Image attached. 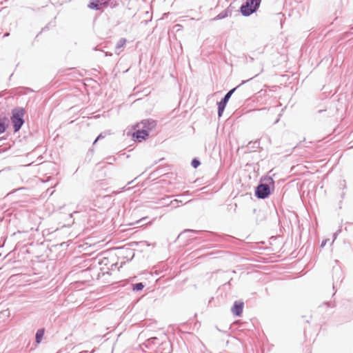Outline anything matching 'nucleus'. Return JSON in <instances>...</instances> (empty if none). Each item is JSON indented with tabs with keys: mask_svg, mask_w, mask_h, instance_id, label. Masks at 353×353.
<instances>
[{
	"mask_svg": "<svg viewBox=\"0 0 353 353\" xmlns=\"http://www.w3.org/2000/svg\"><path fill=\"white\" fill-rule=\"evenodd\" d=\"M265 180L268 181V183L260 182L255 188L254 194L258 199H265L268 198L270 195L272 190L274 188V181L272 177H268Z\"/></svg>",
	"mask_w": 353,
	"mask_h": 353,
	"instance_id": "1",
	"label": "nucleus"
},
{
	"mask_svg": "<svg viewBox=\"0 0 353 353\" xmlns=\"http://www.w3.org/2000/svg\"><path fill=\"white\" fill-rule=\"evenodd\" d=\"M25 113L26 110L23 108L17 107L12 110L10 120L12 121L14 132H19L23 126L25 122L23 118Z\"/></svg>",
	"mask_w": 353,
	"mask_h": 353,
	"instance_id": "2",
	"label": "nucleus"
},
{
	"mask_svg": "<svg viewBox=\"0 0 353 353\" xmlns=\"http://www.w3.org/2000/svg\"><path fill=\"white\" fill-rule=\"evenodd\" d=\"M261 0H246L239 9L240 12L244 17H249L256 12L260 7Z\"/></svg>",
	"mask_w": 353,
	"mask_h": 353,
	"instance_id": "3",
	"label": "nucleus"
},
{
	"mask_svg": "<svg viewBox=\"0 0 353 353\" xmlns=\"http://www.w3.org/2000/svg\"><path fill=\"white\" fill-rule=\"evenodd\" d=\"M117 0H90L88 7L94 10H101L103 8L110 6L113 8L117 6Z\"/></svg>",
	"mask_w": 353,
	"mask_h": 353,
	"instance_id": "4",
	"label": "nucleus"
},
{
	"mask_svg": "<svg viewBox=\"0 0 353 353\" xmlns=\"http://www.w3.org/2000/svg\"><path fill=\"white\" fill-rule=\"evenodd\" d=\"M249 80H247V81H243L239 85H237L236 87L231 89L230 90H229L225 94V96L221 99V101L219 102H218V103L221 104V105H224L226 107L227 105V103H228L230 99L231 98L232 95L234 94V92L243 84L245 83L247 81H248Z\"/></svg>",
	"mask_w": 353,
	"mask_h": 353,
	"instance_id": "5",
	"label": "nucleus"
},
{
	"mask_svg": "<svg viewBox=\"0 0 353 353\" xmlns=\"http://www.w3.org/2000/svg\"><path fill=\"white\" fill-rule=\"evenodd\" d=\"M149 136V132L148 130L139 129L133 132L132 137L133 139L136 141L141 142L143 140H145Z\"/></svg>",
	"mask_w": 353,
	"mask_h": 353,
	"instance_id": "6",
	"label": "nucleus"
},
{
	"mask_svg": "<svg viewBox=\"0 0 353 353\" xmlns=\"http://www.w3.org/2000/svg\"><path fill=\"white\" fill-rule=\"evenodd\" d=\"M244 307V303L242 301H234L232 308L231 311L232 314L236 316H241L243 313V310Z\"/></svg>",
	"mask_w": 353,
	"mask_h": 353,
	"instance_id": "7",
	"label": "nucleus"
},
{
	"mask_svg": "<svg viewBox=\"0 0 353 353\" xmlns=\"http://www.w3.org/2000/svg\"><path fill=\"white\" fill-rule=\"evenodd\" d=\"M333 289L334 290L338 282H341L343 280L342 271L339 267L333 268Z\"/></svg>",
	"mask_w": 353,
	"mask_h": 353,
	"instance_id": "8",
	"label": "nucleus"
},
{
	"mask_svg": "<svg viewBox=\"0 0 353 353\" xmlns=\"http://www.w3.org/2000/svg\"><path fill=\"white\" fill-rule=\"evenodd\" d=\"M141 123L143 125V129L148 130V132L150 130L154 129L157 126V121L152 119L142 120Z\"/></svg>",
	"mask_w": 353,
	"mask_h": 353,
	"instance_id": "9",
	"label": "nucleus"
},
{
	"mask_svg": "<svg viewBox=\"0 0 353 353\" xmlns=\"http://www.w3.org/2000/svg\"><path fill=\"white\" fill-rule=\"evenodd\" d=\"M232 14V10H230L229 8H227L224 10H223L222 12H221L214 19L215 20H220V19H225L226 17H228V16L231 15Z\"/></svg>",
	"mask_w": 353,
	"mask_h": 353,
	"instance_id": "10",
	"label": "nucleus"
},
{
	"mask_svg": "<svg viewBox=\"0 0 353 353\" xmlns=\"http://www.w3.org/2000/svg\"><path fill=\"white\" fill-rule=\"evenodd\" d=\"M44 333H45L44 328L39 329L37 331L36 334H35V342L37 344H39V343H40L41 342L42 339H43V335H44Z\"/></svg>",
	"mask_w": 353,
	"mask_h": 353,
	"instance_id": "11",
	"label": "nucleus"
},
{
	"mask_svg": "<svg viewBox=\"0 0 353 353\" xmlns=\"http://www.w3.org/2000/svg\"><path fill=\"white\" fill-rule=\"evenodd\" d=\"M127 42V40L125 39V38H121L117 43L116 44V50H115V53L117 54H119L120 53V51H119V49L123 48L125 43Z\"/></svg>",
	"mask_w": 353,
	"mask_h": 353,
	"instance_id": "12",
	"label": "nucleus"
},
{
	"mask_svg": "<svg viewBox=\"0 0 353 353\" xmlns=\"http://www.w3.org/2000/svg\"><path fill=\"white\" fill-rule=\"evenodd\" d=\"M203 237L206 238L207 241H217V238L219 237V236L214 232H205V236Z\"/></svg>",
	"mask_w": 353,
	"mask_h": 353,
	"instance_id": "13",
	"label": "nucleus"
},
{
	"mask_svg": "<svg viewBox=\"0 0 353 353\" xmlns=\"http://www.w3.org/2000/svg\"><path fill=\"white\" fill-rule=\"evenodd\" d=\"M8 128V123H6V119H0V134L3 133Z\"/></svg>",
	"mask_w": 353,
	"mask_h": 353,
	"instance_id": "14",
	"label": "nucleus"
},
{
	"mask_svg": "<svg viewBox=\"0 0 353 353\" xmlns=\"http://www.w3.org/2000/svg\"><path fill=\"white\" fill-rule=\"evenodd\" d=\"M144 285L143 283L140 282V283H134L132 284V290L133 291H136V292H139V291H141L144 288Z\"/></svg>",
	"mask_w": 353,
	"mask_h": 353,
	"instance_id": "15",
	"label": "nucleus"
},
{
	"mask_svg": "<svg viewBox=\"0 0 353 353\" xmlns=\"http://www.w3.org/2000/svg\"><path fill=\"white\" fill-rule=\"evenodd\" d=\"M217 105H218V112H217L218 117H221L223 115V113L225 110V106H224L223 105H221V104H219L218 103H217Z\"/></svg>",
	"mask_w": 353,
	"mask_h": 353,
	"instance_id": "16",
	"label": "nucleus"
},
{
	"mask_svg": "<svg viewBox=\"0 0 353 353\" xmlns=\"http://www.w3.org/2000/svg\"><path fill=\"white\" fill-rule=\"evenodd\" d=\"M200 164L201 162L198 159L194 158L192 160L191 165L194 168H198L200 165Z\"/></svg>",
	"mask_w": 353,
	"mask_h": 353,
	"instance_id": "17",
	"label": "nucleus"
},
{
	"mask_svg": "<svg viewBox=\"0 0 353 353\" xmlns=\"http://www.w3.org/2000/svg\"><path fill=\"white\" fill-rule=\"evenodd\" d=\"M106 136L105 132H101L98 135V137L95 139L94 141L93 142V145H94L98 141L105 138Z\"/></svg>",
	"mask_w": 353,
	"mask_h": 353,
	"instance_id": "18",
	"label": "nucleus"
},
{
	"mask_svg": "<svg viewBox=\"0 0 353 353\" xmlns=\"http://www.w3.org/2000/svg\"><path fill=\"white\" fill-rule=\"evenodd\" d=\"M248 145H252L251 148L253 149H256L259 147L260 143L258 141H256L254 142H252V141L249 142Z\"/></svg>",
	"mask_w": 353,
	"mask_h": 353,
	"instance_id": "19",
	"label": "nucleus"
},
{
	"mask_svg": "<svg viewBox=\"0 0 353 353\" xmlns=\"http://www.w3.org/2000/svg\"><path fill=\"white\" fill-rule=\"evenodd\" d=\"M183 232H192L194 234H199V233H202L203 232L200 231V230H194L186 229L183 231Z\"/></svg>",
	"mask_w": 353,
	"mask_h": 353,
	"instance_id": "20",
	"label": "nucleus"
},
{
	"mask_svg": "<svg viewBox=\"0 0 353 353\" xmlns=\"http://www.w3.org/2000/svg\"><path fill=\"white\" fill-rule=\"evenodd\" d=\"M281 117V114H279V118L274 122V124H276L277 123H279Z\"/></svg>",
	"mask_w": 353,
	"mask_h": 353,
	"instance_id": "21",
	"label": "nucleus"
},
{
	"mask_svg": "<svg viewBox=\"0 0 353 353\" xmlns=\"http://www.w3.org/2000/svg\"><path fill=\"white\" fill-rule=\"evenodd\" d=\"M174 203H179V201H178L177 199H174V200H173V201H170V204H171V205H174Z\"/></svg>",
	"mask_w": 353,
	"mask_h": 353,
	"instance_id": "22",
	"label": "nucleus"
},
{
	"mask_svg": "<svg viewBox=\"0 0 353 353\" xmlns=\"http://www.w3.org/2000/svg\"><path fill=\"white\" fill-rule=\"evenodd\" d=\"M9 35H10L9 32H6L5 34H3L2 38L8 37Z\"/></svg>",
	"mask_w": 353,
	"mask_h": 353,
	"instance_id": "23",
	"label": "nucleus"
},
{
	"mask_svg": "<svg viewBox=\"0 0 353 353\" xmlns=\"http://www.w3.org/2000/svg\"><path fill=\"white\" fill-rule=\"evenodd\" d=\"M326 243H327V240L323 241H322V243H321V247L325 246V244H326Z\"/></svg>",
	"mask_w": 353,
	"mask_h": 353,
	"instance_id": "24",
	"label": "nucleus"
},
{
	"mask_svg": "<svg viewBox=\"0 0 353 353\" xmlns=\"http://www.w3.org/2000/svg\"><path fill=\"white\" fill-rule=\"evenodd\" d=\"M325 304H327L329 307H334V304L330 302L325 303Z\"/></svg>",
	"mask_w": 353,
	"mask_h": 353,
	"instance_id": "25",
	"label": "nucleus"
},
{
	"mask_svg": "<svg viewBox=\"0 0 353 353\" xmlns=\"http://www.w3.org/2000/svg\"><path fill=\"white\" fill-rule=\"evenodd\" d=\"M136 179H137V178H135L134 180H132L131 181H129L127 185H132L133 183V182L134 181V180H136Z\"/></svg>",
	"mask_w": 353,
	"mask_h": 353,
	"instance_id": "26",
	"label": "nucleus"
},
{
	"mask_svg": "<svg viewBox=\"0 0 353 353\" xmlns=\"http://www.w3.org/2000/svg\"><path fill=\"white\" fill-rule=\"evenodd\" d=\"M130 188H125V187H123V188H122V190H123V191H125V190H130Z\"/></svg>",
	"mask_w": 353,
	"mask_h": 353,
	"instance_id": "27",
	"label": "nucleus"
},
{
	"mask_svg": "<svg viewBox=\"0 0 353 353\" xmlns=\"http://www.w3.org/2000/svg\"><path fill=\"white\" fill-rule=\"evenodd\" d=\"M341 183H343V186L345 187V181L343 180ZM341 185H342V183H341Z\"/></svg>",
	"mask_w": 353,
	"mask_h": 353,
	"instance_id": "28",
	"label": "nucleus"
}]
</instances>
